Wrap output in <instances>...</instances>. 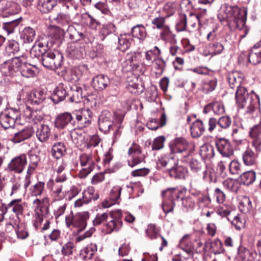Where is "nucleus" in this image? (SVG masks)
<instances>
[{
	"label": "nucleus",
	"mask_w": 261,
	"mask_h": 261,
	"mask_svg": "<svg viewBox=\"0 0 261 261\" xmlns=\"http://www.w3.org/2000/svg\"><path fill=\"white\" fill-rule=\"evenodd\" d=\"M235 99L239 109H243L247 103V100H249L250 108L249 113L254 112V106L259 103L258 95L254 91L248 92L246 88L244 86L239 88L236 92Z\"/></svg>",
	"instance_id": "nucleus-1"
},
{
	"label": "nucleus",
	"mask_w": 261,
	"mask_h": 261,
	"mask_svg": "<svg viewBox=\"0 0 261 261\" xmlns=\"http://www.w3.org/2000/svg\"><path fill=\"white\" fill-rule=\"evenodd\" d=\"M232 17L229 19V25L235 29L241 30L245 25L246 20L247 10L237 6L230 7Z\"/></svg>",
	"instance_id": "nucleus-2"
},
{
	"label": "nucleus",
	"mask_w": 261,
	"mask_h": 261,
	"mask_svg": "<svg viewBox=\"0 0 261 261\" xmlns=\"http://www.w3.org/2000/svg\"><path fill=\"white\" fill-rule=\"evenodd\" d=\"M179 191H176L175 188H169L162 192V195L163 197L162 207L165 213H168L173 210L175 206L174 198L177 199L179 198Z\"/></svg>",
	"instance_id": "nucleus-3"
},
{
	"label": "nucleus",
	"mask_w": 261,
	"mask_h": 261,
	"mask_svg": "<svg viewBox=\"0 0 261 261\" xmlns=\"http://www.w3.org/2000/svg\"><path fill=\"white\" fill-rule=\"evenodd\" d=\"M127 155L129 158L128 164L130 167H134L145 160V155L142 152L141 147L134 142L129 147Z\"/></svg>",
	"instance_id": "nucleus-4"
},
{
	"label": "nucleus",
	"mask_w": 261,
	"mask_h": 261,
	"mask_svg": "<svg viewBox=\"0 0 261 261\" xmlns=\"http://www.w3.org/2000/svg\"><path fill=\"white\" fill-rule=\"evenodd\" d=\"M22 58L21 56L5 61L1 66V70L5 76H13L19 72Z\"/></svg>",
	"instance_id": "nucleus-5"
},
{
	"label": "nucleus",
	"mask_w": 261,
	"mask_h": 261,
	"mask_svg": "<svg viewBox=\"0 0 261 261\" xmlns=\"http://www.w3.org/2000/svg\"><path fill=\"white\" fill-rule=\"evenodd\" d=\"M41 55L42 65L46 68L55 69L61 66L62 57L59 54L56 55L49 50Z\"/></svg>",
	"instance_id": "nucleus-6"
},
{
	"label": "nucleus",
	"mask_w": 261,
	"mask_h": 261,
	"mask_svg": "<svg viewBox=\"0 0 261 261\" xmlns=\"http://www.w3.org/2000/svg\"><path fill=\"white\" fill-rule=\"evenodd\" d=\"M192 150L189 142L183 138H177L174 141V144L171 147L172 153L184 154V162H187L186 159Z\"/></svg>",
	"instance_id": "nucleus-7"
},
{
	"label": "nucleus",
	"mask_w": 261,
	"mask_h": 261,
	"mask_svg": "<svg viewBox=\"0 0 261 261\" xmlns=\"http://www.w3.org/2000/svg\"><path fill=\"white\" fill-rule=\"evenodd\" d=\"M122 115H100L98 118L99 128L105 132H108L114 123H121Z\"/></svg>",
	"instance_id": "nucleus-8"
},
{
	"label": "nucleus",
	"mask_w": 261,
	"mask_h": 261,
	"mask_svg": "<svg viewBox=\"0 0 261 261\" xmlns=\"http://www.w3.org/2000/svg\"><path fill=\"white\" fill-rule=\"evenodd\" d=\"M49 199L47 196L42 198H35L32 202L34 213L47 214L49 212Z\"/></svg>",
	"instance_id": "nucleus-9"
},
{
	"label": "nucleus",
	"mask_w": 261,
	"mask_h": 261,
	"mask_svg": "<svg viewBox=\"0 0 261 261\" xmlns=\"http://www.w3.org/2000/svg\"><path fill=\"white\" fill-rule=\"evenodd\" d=\"M27 163L26 156L24 155L15 157L10 162L6 170L15 173H20L23 171Z\"/></svg>",
	"instance_id": "nucleus-10"
},
{
	"label": "nucleus",
	"mask_w": 261,
	"mask_h": 261,
	"mask_svg": "<svg viewBox=\"0 0 261 261\" xmlns=\"http://www.w3.org/2000/svg\"><path fill=\"white\" fill-rule=\"evenodd\" d=\"M21 65L19 72L22 76L27 78H31L35 76L37 73V69L35 66H32L31 64L27 63V58L25 56H21Z\"/></svg>",
	"instance_id": "nucleus-11"
},
{
	"label": "nucleus",
	"mask_w": 261,
	"mask_h": 261,
	"mask_svg": "<svg viewBox=\"0 0 261 261\" xmlns=\"http://www.w3.org/2000/svg\"><path fill=\"white\" fill-rule=\"evenodd\" d=\"M68 95L70 96V100L71 102H80L84 99V103H88L90 101L89 98H86L83 95V89L81 87L74 85L70 87Z\"/></svg>",
	"instance_id": "nucleus-12"
},
{
	"label": "nucleus",
	"mask_w": 261,
	"mask_h": 261,
	"mask_svg": "<svg viewBox=\"0 0 261 261\" xmlns=\"http://www.w3.org/2000/svg\"><path fill=\"white\" fill-rule=\"evenodd\" d=\"M127 89L130 93L138 95L142 93L144 87L141 80L134 76L127 81Z\"/></svg>",
	"instance_id": "nucleus-13"
},
{
	"label": "nucleus",
	"mask_w": 261,
	"mask_h": 261,
	"mask_svg": "<svg viewBox=\"0 0 261 261\" xmlns=\"http://www.w3.org/2000/svg\"><path fill=\"white\" fill-rule=\"evenodd\" d=\"M218 151L224 157H229L233 154V150L228 140L220 139L216 142Z\"/></svg>",
	"instance_id": "nucleus-14"
},
{
	"label": "nucleus",
	"mask_w": 261,
	"mask_h": 261,
	"mask_svg": "<svg viewBox=\"0 0 261 261\" xmlns=\"http://www.w3.org/2000/svg\"><path fill=\"white\" fill-rule=\"evenodd\" d=\"M89 218L87 212L79 213L74 216V227L78 232L83 231L87 226V220Z\"/></svg>",
	"instance_id": "nucleus-15"
},
{
	"label": "nucleus",
	"mask_w": 261,
	"mask_h": 261,
	"mask_svg": "<svg viewBox=\"0 0 261 261\" xmlns=\"http://www.w3.org/2000/svg\"><path fill=\"white\" fill-rule=\"evenodd\" d=\"M248 61L253 65L261 63V48L259 43L255 44L251 49L248 55Z\"/></svg>",
	"instance_id": "nucleus-16"
},
{
	"label": "nucleus",
	"mask_w": 261,
	"mask_h": 261,
	"mask_svg": "<svg viewBox=\"0 0 261 261\" xmlns=\"http://www.w3.org/2000/svg\"><path fill=\"white\" fill-rule=\"evenodd\" d=\"M223 105L219 102H213L206 105L203 110L204 113H214L215 114H223L225 113Z\"/></svg>",
	"instance_id": "nucleus-17"
},
{
	"label": "nucleus",
	"mask_w": 261,
	"mask_h": 261,
	"mask_svg": "<svg viewBox=\"0 0 261 261\" xmlns=\"http://www.w3.org/2000/svg\"><path fill=\"white\" fill-rule=\"evenodd\" d=\"M67 95L68 93H67L63 85L60 84L55 89L51 96V99L55 103H58L64 100Z\"/></svg>",
	"instance_id": "nucleus-18"
},
{
	"label": "nucleus",
	"mask_w": 261,
	"mask_h": 261,
	"mask_svg": "<svg viewBox=\"0 0 261 261\" xmlns=\"http://www.w3.org/2000/svg\"><path fill=\"white\" fill-rule=\"evenodd\" d=\"M109 79L107 76L100 74L94 77L92 82L93 87L97 90H101L108 87Z\"/></svg>",
	"instance_id": "nucleus-19"
},
{
	"label": "nucleus",
	"mask_w": 261,
	"mask_h": 261,
	"mask_svg": "<svg viewBox=\"0 0 261 261\" xmlns=\"http://www.w3.org/2000/svg\"><path fill=\"white\" fill-rule=\"evenodd\" d=\"M34 132L32 127H28L15 134L12 141L15 143H19L30 138Z\"/></svg>",
	"instance_id": "nucleus-20"
},
{
	"label": "nucleus",
	"mask_w": 261,
	"mask_h": 261,
	"mask_svg": "<svg viewBox=\"0 0 261 261\" xmlns=\"http://www.w3.org/2000/svg\"><path fill=\"white\" fill-rule=\"evenodd\" d=\"M228 82L230 87L232 89L237 87L238 89L242 87V83L244 81L242 75L238 72H234L229 74Z\"/></svg>",
	"instance_id": "nucleus-21"
},
{
	"label": "nucleus",
	"mask_w": 261,
	"mask_h": 261,
	"mask_svg": "<svg viewBox=\"0 0 261 261\" xmlns=\"http://www.w3.org/2000/svg\"><path fill=\"white\" fill-rule=\"evenodd\" d=\"M48 185H52L51 191L55 201H60L64 198L65 194V192L62 190V186L61 185L54 182L51 180H49Z\"/></svg>",
	"instance_id": "nucleus-22"
},
{
	"label": "nucleus",
	"mask_w": 261,
	"mask_h": 261,
	"mask_svg": "<svg viewBox=\"0 0 261 261\" xmlns=\"http://www.w3.org/2000/svg\"><path fill=\"white\" fill-rule=\"evenodd\" d=\"M255 255V252L250 251L245 248H241L238 251L237 261H254Z\"/></svg>",
	"instance_id": "nucleus-23"
},
{
	"label": "nucleus",
	"mask_w": 261,
	"mask_h": 261,
	"mask_svg": "<svg viewBox=\"0 0 261 261\" xmlns=\"http://www.w3.org/2000/svg\"><path fill=\"white\" fill-rule=\"evenodd\" d=\"M131 33L132 36L139 40L140 42L143 41L147 36L146 28L142 24H137L133 27Z\"/></svg>",
	"instance_id": "nucleus-24"
},
{
	"label": "nucleus",
	"mask_w": 261,
	"mask_h": 261,
	"mask_svg": "<svg viewBox=\"0 0 261 261\" xmlns=\"http://www.w3.org/2000/svg\"><path fill=\"white\" fill-rule=\"evenodd\" d=\"M187 173V169L182 166L176 165L169 170L170 176L176 179H184Z\"/></svg>",
	"instance_id": "nucleus-25"
},
{
	"label": "nucleus",
	"mask_w": 261,
	"mask_h": 261,
	"mask_svg": "<svg viewBox=\"0 0 261 261\" xmlns=\"http://www.w3.org/2000/svg\"><path fill=\"white\" fill-rule=\"evenodd\" d=\"M7 209H11L12 211L17 216L21 215L24 211L23 204L21 203V199H16L12 200L6 206Z\"/></svg>",
	"instance_id": "nucleus-26"
},
{
	"label": "nucleus",
	"mask_w": 261,
	"mask_h": 261,
	"mask_svg": "<svg viewBox=\"0 0 261 261\" xmlns=\"http://www.w3.org/2000/svg\"><path fill=\"white\" fill-rule=\"evenodd\" d=\"M191 134L193 138L199 137L204 132V127L202 122L197 119L194 121L190 127Z\"/></svg>",
	"instance_id": "nucleus-27"
},
{
	"label": "nucleus",
	"mask_w": 261,
	"mask_h": 261,
	"mask_svg": "<svg viewBox=\"0 0 261 261\" xmlns=\"http://www.w3.org/2000/svg\"><path fill=\"white\" fill-rule=\"evenodd\" d=\"M257 153H255L250 148H247L243 154L244 163L246 166L256 164Z\"/></svg>",
	"instance_id": "nucleus-28"
},
{
	"label": "nucleus",
	"mask_w": 261,
	"mask_h": 261,
	"mask_svg": "<svg viewBox=\"0 0 261 261\" xmlns=\"http://www.w3.org/2000/svg\"><path fill=\"white\" fill-rule=\"evenodd\" d=\"M57 0H39L38 9L42 13H47L56 6Z\"/></svg>",
	"instance_id": "nucleus-29"
},
{
	"label": "nucleus",
	"mask_w": 261,
	"mask_h": 261,
	"mask_svg": "<svg viewBox=\"0 0 261 261\" xmlns=\"http://www.w3.org/2000/svg\"><path fill=\"white\" fill-rule=\"evenodd\" d=\"M48 38L45 36L41 37L38 41L35 42L33 46V49L38 50L41 55L48 51L49 48V43Z\"/></svg>",
	"instance_id": "nucleus-30"
},
{
	"label": "nucleus",
	"mask_w": 261,
	"mask_h": 261,
	"mask_svg": "<svg viewBox=\"0 0 261 261\" xmlns=\"http://www.w3.org/2000/svg\"><path fill=\"white\" fill-rule=\"evenodd\" d=\"M29 192L32 197L38 198V197L41 196L45 192L44 182L42 181L37 182L30 188Z\"/></svg>",
	"instance_id": "nucleus-31"
},
{
	"label": "nucleus",
	"mask_w": 261,
	"mask_h": 261,
	"mask_svg": "<svg viewBox=\"0 0 261 261\" xmlns=\"http://www.w3.org/2000/svg\"><path fill=\"white\" fill-rule=\"evenodd\" d=\"M160 33V37L162 40L165 42L173 41L175 42L176 35L172 33L170 28L168 25L161 29Z\"/></svg>",
	"instance_id": "nucleus-32"
},
{
	"label": "nucleus",
	"mask_w": 261,
	"mask_h": 261,
	"mask_svg": "<svg viewBox=\"0 0 261 261\" xmlns=\"http://www.w3.org/2000/svg\"><path fill=\"white\" fill-rule=\"evenodd\" d=\"M138 67V65L134 61L133 56L127 54L125 57V61L122 63V70L125 72H128L137 69Z\"/></svg>",
	"instance_id": "nucleus-33"
},
{
	"label": "nucleus",
	"mask_w": 261,
	"mask_h": 261,
	"mask_svg": "<svg viewBox=\"0 0 261 261\" xmlns=\"http://www.w3.org/2000/svg\"><path fill=\"white\" fill-rule=\"evenodd\" d=\"M45 97L41 91L31 92L28 97V103L39 105L44 99Z\"/></svg>",
	"instance_id": "nucleus-34"
},
{
	"label": "nucleus",
	"mask_w": 261,
	"mask_h": 261,
	"mask_svg": "<svg viewBox=\"0 0 261 261\" xmlns=\"http://www.w3.org/2000/svg\"><path fill=\"white\" fill-rule=\"evenodd\" d=\"M240 178L243 184L250 185L255 181L256 173L253 170L245 172L240 175Z\"/></svg>",
	"instance_id": "nucleus-35"
},
{
	"label": "nucleus",
	"mask_w": 261,
	"mask_h": 261,
	"mask_svg": "<svg viewBox=\"0 0 261 261\" xmlns=\"http://www.w3.org/2000/svg\"><path fill=\"white\" fill-rule=\"evenodd\" d=\"M166 115H161L160 119L154 118L150 120L147 123L148 127L151 130H156L159 127H162L166 124Z\"/></svg>",
	"instance_id": "nucleus-36"
},
{
	"label": "nucleus",
	"mask_w": 261,
	"mask_h": 261,
	"mask_svg": "<svg viewBox=\"0 0 261 261\" xmlns=\"http://www.w3.org/2000/svg\"><path fill=\"white\" fill-rule=\"evenodd\" d=\"M122 226V221L116 218L109 221L106 224V231L107 233H111L113 231H117Z\"/></svg>",
	"instance_id": "nucleus-37"
},
{
	"label": "nucleus",
	"mask_w": 261,
	"mask_h": 261,
	"mask_svg": "<svg viewBox=\"0 0 261 261\" xmlns=\"http://www.w3.org/2000/svg\"><path fill=\"white\" fill-rule=\"evenodd\" d=\"M66 147L64 143L58 142L55 144L51 149V154L57 159H60L66 151Z\"/></svg>",
	"instance_id": "nucleus-38"
},
{
	"label": "nucleus",
	"mask_w": 261,
	"mask_h": 261,
	"mask_svg": "<svg viewBox=\"0 0 261 261\" xmlns=\"http://www.w3.org/2000/svg\"><path fill=\"white\" fill-rule=\"evenodd\" d=\"M50 135V129L47 125H42L36 132V136L40 142H45Z\"/></svg>",
	"instance_id": "nucleus-39"
},
{
	"label": "nucleus",
	"mask_w": 261,
	"mask_h": 261,
	"mask_svg": "<svg viewBox=\"0 0 261 261\" xmlns=\"http://www.w3.org/2000/svg\"><path fill=\"white\" fill-rule=\"evenodd\" d=\"M130 36L129 34H122L120 35L118 38V48L124 51L127 49L130 44L129 41Z\"/></svg>",
	"instance_id": "nucleus-40"
},
{
	"label": "nucleus",
	"mask_w": 261,
	"mask_h": 261,
	"mask_svg": "<svg viewBox=\"0 0 261 261\" xmlns=\"http://www.w3.org/2000/svg\"><path fill=\"white\" fill-rule=\"evenodd\" d=\"M35 35V31L33 28L27 27L22 31L21 36L25 43H30L34 40Z\"/></svg>",
	"instance_id": "nucleus-41"
},
{
	"label": "nucleus",
	"mask_w": 261,
	"mask_h": 261,
	"mask_svg": "<svg viewBox=\"0 0 261 261\" xmlns=\"http://www.w3.org/2000/svg\"><path fill=\"white\" fill-rule=\"evenodd\" d=\"M93 157V155L90 152L83 153L80 158L81 166H84L88 165V167H93L94 165Z\"/></svg>",
	"instance_id": "nucleus-42"
},
{
	"label": "nucleus",
	"mask_w": 261,
	"mask_h": 261,
	"mask_svg": "<svg viewBox=\"0 0 261 261\" xmlns=\"http://www.w3.org/2000/svg\"><path fill=\"white\" fill-rule=\"evenodd\" d=\"M72 141L77 146H81L85 142V135L81 130H74L71 133Z\"/></svg>",
	"instance_id": "nucleus-43"
},
{
	"label": "nucleus",
	"mask_w": 261,
	"mask_h": 261,
	"mask_svg": "<svg viewBox=\"0 0 261 261\" xmlns=\"http://www.w3.org/2000/svg\"><path fill=\"white\" fill-rule=\"evenodd\" d=\"M69 38L73 41H77L84 38V35L83 32L77 30L73 26H69L67 29Z\"/></svg>",
	"instance_id": "nucleus-44"
},
{
	"label": "nucleus",
	"mask_w": 261,
	"mask_h": 261,
	"mask_svg": "<svg viewBox=\"0 0 261 261\" xmlns=\"http://www.w3.org/2000/svg\"><path fill=\"white\" fill-rule=\"evenodd\" d=\"M96 251L97 245L95 244L91 243L82 250L81 253L84 256L85 259H89L92 258Z\"/></svg>",
	"instance_id": "nucleus-45"
},
{
	"label": "nucleus",
	"mask_w": 261,
	"mask_h": 261,
	"mask_svg": "<svg viewBox=\"0 0 261 261\" xmlns=\"http://www.w3.org/2000/svg\"><path fill=\"white\" fill-rule=\"evenodd\" d=\"M5 50L9 56L14 55L19 50V43L14 40H9L6 46Z\"/></svg>",
	"instance_id": "nucleus-46"
},
{
	"label": "nucleus",
	"mask_w": 261,
	"mask_h": 261,
	"mask_svg": "<svg viewBox=\"0 0 261 261\" xmlns=\"http://www.w3.org/2000/svg\"><path fill=\"white\" fill-rule=\"evenodd\" d=\"M72 119L71 115H58L55 121L56 127L62 128Z\"/></svg>",
	"instance_id": "nucleus-47"
},
{
	"label": "nucleus",
	"mask_w": 261,
	"mask_h": 261,
	"mask_svg": "<svg viewBox=\"0 0 261 261\" xmlns=\"http://www.w3.org/2000/svg\"><path fill=\"white\" fill-rule=\"evenodd\" d=\"M0 123L3 127L7 129L14 126L15 119L9 115H1Z\"/></svg>",
	"instance_id": "nucleus-48"
},
{
	"label": "nucleus",
	"mask_w": 261,
	"mask_h": 261,
	"mask_svg": "<svg viewBox=\"0 0 261 261\" xmlns=\"http://www.w3.org/2000/svg\"><path fill=\"white\" fill-rule=\"evenodd\" d=\"M223 186L227 190L231 192H237L239 188V185L238 182L232 179H227L223 182Z\"/></svg>",
	"instance_id": "nucleus-49"
},
{
	"label": "nucleus",
	"mask_w": 261,
	"mask_h": 261,
	"mask_svg": "<svg viewBox=\"0 0 261 261\" xmlns=\"http://www.w3.org/2000/svg\"><path fill=\"white\" fill-rule=\"evenodd\" d=\"M211 249L215 254L223 253L225 251L222 243L219 239H216L212 242Z\"/></svg>",
	"instance_id": "nucleus-50"
},
{
	"label": "nucleus",
	"mask_w": 261,
	"mask_h": 261,
	"mask_svg": "<svg viewBox=\"0 0 261 261\" xmlns=\"http://www.w3.org/2000/svg\"><path fill=\"white\" fill-rule=\"evenodd\" d=\"M75 246L74 243L69 241L63 245L61 252L64 256H70L73 254Z\"/></svg>",
	"instance_id": "nucleus-51"
},
{
	"label": "nucleus",
	"mask_w": 261,
	"mask_h": 261,
	"mask_svg": "<svg viewBox=\"0 0 261 261\" xmlns=\"http://www.w3.org/2000/svg\"><path fill=\"white\" fill-rule=\"evenodd\" d=\"M70 17L69 15L67 14L64 13L63 12H60L59 13L57 16L54 18V20L55 21L63 26V25H66L69 23Z\"/></svg>",
	"instance_id": "nucleus-52"
},
{
	"label": "nucleus",
	"mask_w": 261,
	"mask_h": 261,
	"mask_svg": "<svg viewBox=\"0 0 261 261\" xmlns=\"http://www.w3.org/2000/svg\"><path fill=\"white\" fill-rule=\"evenodd\" d=\"M241 165L236 160L232 161L229 165L230 173L233 175H238L241 172Z\"/></svg>",
	"instance_id": "nucleus-53"
},
{
	"label": "nucleus",
	"mask_w": 261,
	"mask_h": 261,
	"mask_svg": "<svg viewBox=\"0 0 261 261\" xmlns=\"http://www.w3.org/2000/svg\"><path fill=\"white\" fill-rule=\"evenodd\" d=\"M258 119L260 120L259 124H256L252 127L249 132V136L251 138H261V115H258Z\"/></svg>",
	"instance_id": "nucleus-54"
},
{
	"label": "nucleus",
	"mask_w": 261,
	"mask_h": 261,
	"mask_svg": "<svg viewBox=\"0 0 261 261\" xmlns=\"http://www.w3.org/2000/svg\"><path fill=\"white\" fill-rule=\"evenodd\" d=\"M159 229L156 227L155 225L152 224H149L146 229V233L148 237L151 239H155L156 238Z\"/></svg>",
	"instance_id": "nucleus-55"
},
{
	"label": "nucleus",
	"mask_w": 261,
	"mask_h": 261,
	"mask_svg": "<svg viewBox=\"0 0 261 261\" xmlns=\"http://www.w3.org/2000/svg\"><path fill=\"white\" fill-rule=\"evenodd\" d=\"M167 17H161L159 16L157 17L154 18L152 20V24L154 25L153 28H156L158 30H161L164 27H165L166 25H167L166 23V19Z\"/></svg>",
	"instance_id": "nucleus-56"
},
{
	"label": "nucleus",
	"mask_w": 261,
	"mask_h": 261,
	"mask_svg": "<svg viewBox=\"0 0 261 261\" xmlns=\"http://www.w3.org/2000/svg\"><path fill=\"white\" fill-rule=\"evenodd\" d=\"M240 209L244 213H248L252 209L251 202L250 199L245 197L240 203Z\"/></svg>",
	"instance_id": "nucleus-57"
},
{
	"label": "nucleus",
	"mask_w": 261,
	"mask_h": 261,
	"mask_svg": "<svg viewBox=\"0 0 261 261\" xmlns=\"http://www.w3.org/2000/svg\"><path fill=\"white\" fill-rule=\"evenodd\" d=\"M200 154L204 158H210L213 154V147L208 144H204L200 147Z\"/></svg>",
	"instance_id": "nucleus-58"
},
{
	"label": "nucleus",
	"mask_w": 261,
	"mask_h": 261,
	"mask_svg": "<svg viewBox=\"0 0 261 261\" xmlns=\"http://www.w3.org/2000/svg\"><path fill=\"white\" fill-rule=\"evenodd\" d=\"M116 31V27L112 23H108L103 25L101 33L103 36H107Z\"/></svg>",
	"instance_id": "nucleus-59"
},
{
	"label": "nucleus",
	"mask_w": 261,
	"mask_h": 261,
	"mask_svg": "<svg viewBox=\"0 0 261 261\" xmlns=\"http://www.w3.org/2000/svg\"><path fill=\"white\" fill-rule=\"evenodd\" d=\"M108 219V214L106 213L97 214L93 221L94 225H99L103 224Z\"/></svg>",
	"instance_id": "nucleus-60"
},
{
	"label": "nucleus",
	"mask_w": 261,
	"mask_h": 261,
	"mask_svg": "<svg viewBox=\"0 0 261 261\" xmlns=\"http://www.w3.org/2000/svg\"><path fill=\"white\" fill-rule=\"evenodd\" d=\"M165 138L163 136H160L155 138L152 145V150H159L163 148Z\"/></svg>",
	"instance_id": "nucleus-61"
},
{
	"label": "nucleus",
	"mask_w": 261,
	"mask_h": 261,
	"mask_svg": "<svg viewBox=\"0 0 261 261\" xmlns=\"http://www.w3.org/2000/svg\"><path fill=\"white\" fill-rule=\"evenodd\" d=\"M19 22V21L16 19L9 22H5L4 29L6 30L8 34H9L13 32V29L18 25Z\"/></svg>",
	"instance_id": "nucleus-62"
},
{
	"label": "nucleus",
	"mask_w": 261,
	"mask_h": 261,
	"mask_svg": "<svg viewBox=\"0 0 261 261\" xmlns=\"http://www.w3.org/2000/svg\"><path fill=\"white\" fill-rule=\"evenodd\" d=\"M231 119L228 115L223 116L219 119L218 124L222 128H227L230 125Z\"/></svg>",
	"instance_id": "nucleus-63"
},
{
	"label": "nucleus",
	"mask_w": 261,
	"mask_h": 261,
	"mask_svg": "<svg viewBox=\"0 0 261 261\" xmlns=\"http://www.w3.org/2000/svg\"><path fill=\"white\" fill-rule=\"evenodd\" d=\"M121 190L122 188L120 186H114L111 191L110 198L114 201L118 199L120 196Z\"/></svg>",
	"instance_id": "nucleus-64"
}]
</instances>
